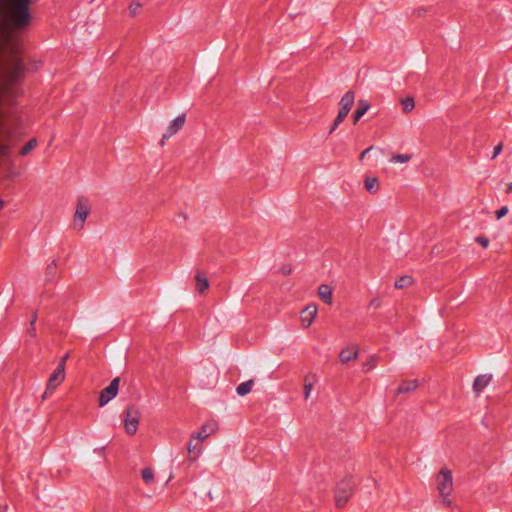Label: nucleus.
<instances>
[{
	"label": "nucleus",
	"instance_id": "1",
	"mask_svg": "<svg viewBox=\"0 0 512 512\" xmlns=\"http://www.w3.org/2000/svg\"><path fill=\"white\" fill-rule=\"evenodd\" d=\"M30 0H2L3 21L0 22V80L5 85L14 84L24 73L22 61L18 57L19 45L13 29H25L31 22ZM0 133L5 142L0 143V155L8 156L11 146L6 142L11 131L0 124Z\"/></svg>",
	"mask_w": 512,
	"mask_h": 512
},
{
	"label": "nucleus",
	"instance_id": "2",
	"mask_svg": "<svg viewBox=\"0 0 512 512\" xmlns=\"http://www.w3.org/2000/svg\"><path fill=\"white\" fill-rule=\"evenodd\" d=\"M436 486L439 498L445 506H451L452 500L450 498L454 490V482L452 472L444 467L436 476Z\"/></svg>",
	"mask_w": 512,
	"mask_h": 512
},
{
	"label": "nucleus",
	"instance_id": "3",
	"mask_svg": "<svg viewBox=\"0 0 512 512\" xmlns=\"http://www.w3.org/2000/svg\"><path fill=\"white\" fill-rule=\"evenodd\" d=\"M352 490L353 482L351 478H345L337 484L335 491V501L338 507H342L346 504L352 494Z\"/></svg>",
	"mask_w": 512,
	"mask_h": 512
},
{
	"label": "nucleus",
	"instance_id": "4",
	"mask_svg": "<svg viewBox=\"0 0 512 512\" xmlns=\"http://www.w3.org/2000/svg\"><path fill=\"white\" fill-rule=\"evenodd\" d=\"M91 207L87 199L79 198L76 205V210L74 213V226L77 229H82L84 227V223L90 214Z\"/></svg>",
	"mask_w": 512,
	"mask_h": 512
},
{
	"label": "nucleus",
	"instance_id": "5",
	"mask_svg": "<svg viewBox=\"0 0 512 512\" xmlns=\"http://www.w3.org/2000/svg\"><path fill=\"white\" fill-rule=\"evenodd\" d=\"M140 413L134 407H128L125 411L124 428L129 435L136 433L139 423Z\"/></svg>",
	"mask_w": 512,
	"mask_h": 512
},
{
	"label": "nucleus",
	"instance_id": "6",
	"mask_svg": "<svg viewBox=\"0 0 512 512\" xmlns=\"http://www.w3.org/2000/svg\"><path fill=\"white\" fill-rule=\"evenodd\" d=\"M120 378H114L108 387L104 388L99 395V406H105L109 401L115 398L119 390Z\"/></svg>",
	"mask_w": 512,
	"mask_h": 512
},
{
	"label": "nucleus",
	"instance_id": "7",
	"mask_svg": "<svg viewBox=\"0 0 512 512\" xmlns=\"http://www.w3.org/2000/svg\"><path fill=\"white\" fill-rule=\"evenodd\" d=\"M186 121V115L183 113L173 119L169 126L167 127L166 132L163 134L160 144L163 146L165 141L175 135L179 130L182 129Z\"/></svg>",
	"mask_w": 512,
	"mask_h": 512
},
{
	"label": "nucleus",
	"instance_id": "8",
	"mask_svg": "<svg viewBox=\"0 0 512 512\" xmlns=\"http://www.w3.org/2000/svg\"><path fill=\"white\" fill-rule=\"evenodd\" d=\"M355 101V93L353 91H347L339 102L338 114L347 117Z\"/></svg>",
	"mask_w": 512,
	"mask_h": 512
},
{
	"label": "nucleus",
	"instance_id": "9",
	"mask_svg": "<svg viewBox=\"0 0 512 512\" xmlns=\"http://www.w3.org/2000/svg\"><path fill=\"white\" fill-rule=\"evenodd\" d=\"M65 379V370H63V365L58 364L57 368L50 375L47 383V391H54V389L60 385Z\"/></svg>",
	"mask_w": 512,
	"mask_h": 512
},
{
	"label": "nucleus",
	"instance_id": "10",
	"mask_svg": "<svg viewBox=\"0 0 512 512\" xmlns=\"http://www.w3.org/2000/svg\"><path fill=\"white\" fill-rule=\"evenodd\" d=\"M491 380L492 375L490 374H483L477 376L473 382V391L475 392V394L479 395L484 390V388L489 385Z\"/></svg>",
	"mask_w": 512,
	"mask_h": 512
},
{
	"label": "nucleus",
	"instance_id": "11",
	"mask_svg": "<svg viewBox=\"0 0 512 512\" xmlns=\"http://www.w3.org/2000/svg\"><path fill=\"white\" fill-rule=\"evenodd\" d=\"M317 314V307L315 305H309L302 311L301 320L305 327H309Z\"/></svg>",
	"mask_w": 512,
	"mask_h": 512
},
{
	"label": "nucleus",
	"instance_id": "12",
	"mask_svg": "<svg viewBox=\"0 0 512 512\" xmlns=\"http://www.w3.org/2000/svg\"><path fill=\"white\" fill-rule=\"evenodd\" d=\"M195 279H196V290L200 294H203L209 288V281H208L206 274L200 270H197L196 274H195Z\"/></svg>",
	"mask_w": 512,
	"mask_h": 512
},
{
	"label": "nucleus",
	"instance_id": "13",
	"mask_svg": "<svg viewBox=\"0 0 512 512\" xmlns=\"http://www.w3.org/2000/svg\"><path fill=\"white\" fill-rule=\"evenodd\" d=\"M358 356V350L356 347H347L342 349L339 355V359L342 363H347L351 360L356 359Z\"/></svg>",
	"mask_w": 512,
	"mask_h": 512
},
{
	"label": "nucleus",
	"instance_id": "14",
	"mask_svg": "<svg viewBox=\"0 0 512 512\" xmlns=\"http://www.w3.org/2000/svg\"><path fill=\"white\" fill-rule=\"evenodd\" d=\"M318 295L328 305L332 304V289L329 285H320L318 288Z\"/></svg>",
	"mask_w": 512,
	"mask_h": 512
},
{
	"label": "nucleus",
	"instance_id": "15",
	"mask_svg": "<svg viewBox=\"0 0 512 512\" xmlns=\"http://www.w3.org/2000/svg\"><path fill=\"white\" fill-rule=\"evenodd\" d=\"M418 386L417 380H409L401 383L396 390V394L410 393Z\"/></svg>",
	"mask_w": 512,
	"mask_h": 512
},
{
	"label": "nucleus",
	"instance_id": "16",
	"mask_svg": "<svg viewBox=\"0 0 512 512\" xmlns=\"http://www.w3.org/2000/svg\"><path fill=\"white\" fill-rule=\"evenodd\" d=\"M358 104H359V107L353 115V123L354 124H356L370 108V104L365 100H360Z\"/></svg>",
	"mask_w": 512,
	"mask_h": 512
},
{
	"label": "nucleus",
	"instance_id": "17",
	"mask_svg": "<svg viewBox=\"0 0 512 512\" xmlns=\"http://www.w3.org/2000/svg\"><path fill=\"white\" fill-rule=\"evenodd\" d=\"M316 382V376H306L304 379V397L305 399H308L310 397V393L313 389V386Z\"/></svg>",
	"mask_w": 512,
	"mask_h": 512
},
{
	"label": "nucleus",
	"instance_id": "18",
	"mask_svg": "<svg viewBox=\"0 0 512 512\" xmlns=\"http://www.w3.org/2000/svg\"><path fill=\"white\" fill-rule=\"evenodd\" d=\"M253 384H254L253 380H248L246 382L239 384L236 388L237 394L240 396L247 395L248 393L251 392Z\"/></svg>",
	"mask_w": 512,
	"mask_h": 512
},
{
	"label": "nucleus",
	"instance_id": "19",
	"mask_svg": "<svg viewBox=\"0 0 512 512\" xmlns=\"http://www.w3.org/2000/svg\"><path fill=\"white\" fill-rule=\"evenodd\" d=\"M189 460L194 462L201 453V446L190 441L188 444Z\"/></svg>",
	"mask_w": 512,
	"mask_h": 512
},
{
	"label": "nucleus",
	"instance_id": "20",
	"mask_svg": "<svg viewBox=\"0 0 512 512\" xmlns=\"http://www.w3.org/2000/svg\"><path fill=\"white\" fill-rule=\"evenodd\" d=\"M212 431V428H210L208 425H203L201 431L194 433L192 437L193 439L203 441L210 435Z\"/></svg>",
	"mask_w": 512,
	"mask_h": 512
},
{
	"label": "nucleus",
	"instance_id": "21",
	"mask_svg": "<svg viewBox=\"0 0 512 512\" xmlns=\"http://www.w3.org/2000/svg\"><path fill=\"white\" fill-rule=\"evenodd\" d=\"M365 188L369 193H376L378 190V179L375 177H367L365 179Z\"/></svg>",
	"mask_w": 512,
	"mask_h": 512
},
{
	"label": "nucleus",
	"instance_id": "22",
	"mask_svg": "<svg viewBox=\"0 0 512 512\" xmlns=\"http://www.w3.org/2000/svg\"><path fill=\"white\" fill-rule=\"evenodd\" d=\"M412 282H413L412 277L409 275H405L396 280L395 287L398 289H402V288L410 286L412 284Z\"/></svg>",
	"mask_w": 512,
	"mask_h": 512
},
{
	"label": "nucleus",
	"instance_id": "23",
	"mask_svg": "<svg viewBox=\"0 0 512 512\" xmlns=\"http://www.w3.org/2000/svg\"><path fill=\"white\" fill-rule=\"evenodd\" d=\"M402 109L405 113L411 112L415 107V101L412 97H406L401 100Z\"/></svg>",
	"mask_w": 512,
	"mask_h": 512
},
{
	"label": "nucleus",
	"instance_id": "24",
	"mask_svg": "<svg viewBox=\"0 0 512 512\" xmlns=\"http://www.w3.org/2000/svg\"><path fill=\"white\" fill-rule=\"evenodd\" d=\"M141 476L144 482L147 484H151L154 481V472L149 467H146L142 470Z\"/></svg>",
	"mask_w": 512,
	"mask_h": 512
},
{
	"label": "nucleus",
	"instance_id": "25",
	"mask_svg": "<svg viewBox=\"0 0 512 512\" xmlns=\"http://www.w3.org/2000/svg\"><path fill=\"white\" fill-rule=\"evenodd\" d=\"M410 154H395L391 157L390 162L392 163H406L411 160Z\"/></svg>",
	"mask_w": 512,
	"mask_h": 512
},
{
	"label": "nucleus",
	"instance_id": "26",
	"mask_svg": "<svg viewBox=\"0 0 512 512\" xmlns=\"http://www.w3.org/2000/svg\"><path fill=\"white\" fill-rule=\"evenodd\" d=\"M37 146V140L35 138L31 139L21 150L20 155L26 156L28 155L35 147Z\"/></svg>",
	"mask_w": 512,
	"mask_h": 512
},
{
	"label": "nucleus",
	"instance_id": "27",
	"mask_svg": "<svg viewBox=\"0 0 512 512\" xmlns=\"http://www.w3.org/2000/svg\"><path fill=\"white\" fill-rule=\"evenodd\" d=\"M377 363V356H371L370 359L364 364V370L366 372L372 370Z\"/></svg>",
	"mask_w": 512,
	"mask_h": 512
},
{
	"label": "nucleus",
	"instance_id": "28",
	"mask_svg": "<svg viewBox=\"0 0 512 512\" xmlns=\"http://www.w3.org/2000/svg\"><path fill=\"white\" fill-rule=\"evenodd\" d=\"M140 8H141V4L139 2L131 3L130 6H129V14H130V16L135 17L138 14Z\"/></svg>",
	"mask_w": 512,
	"mask_h": 512
},
{
	"label": "nucleus",
	"instance_id": "29",
	"mask_svg": "<svg viewBox=\"0 0 512 512\" xmlns=\"http://www.w3.org/2000/svg\"><path fill=\"white\" fill-rule=\"evenodd\" d=\"M509 212V208L507 206H502L500 209L495 211V216L497 220H500Z\"/></svg>",
	"mask_w": 512,
	"mask_h": 512
},
{
	"label": "nucleus",
	"instance_id": "30",
	"mask_svg": "<svg viewBox=\"0 0 512 512\" xmlns=\"http://www.w3.org/2000/svg\"><path fill=\"white\" fill-rule=\"evenodd\" d=\"M56 272V262L52 261L51 264L47 266V274L52 278Z\"/></svg>",
	"mask_w": 512,
	"mask_h": 512
},
{
	"label": "nucleus",
	"instance_id": "31",
	"mask_svg": "<svg viewBox=\"0 0 512 512\" xmlns=\"http://www.w3.org/2000/svg\"><path fill=\"white\" fill-rule=\"evenodd\" d=\"M476 241L484 248H487L489 245V240L485 237H477Z\"/></svg>",
	"mask_w": 512,
	"mask_h": 512
},
{
	"label": "nucleus",
	"instance_id": "32",
	"mask_svg": "<svg viewBox=\"0 0 512 512\" xmlns=\"http://www.w3.org/2000/svg\"><path fill=\"white\" fill-rule=\"evenodd\" d=\"M502 148H503L502 144H498V145H496V146L494 147L493 155H492V158H493V159H494V158H496V157L501 153Z\"/></svg>",
	"mask_w": 512,
	"mask_h": 512
},
{
	"label": "nucleus",
	"instance_id": "33",
	"mask_svg": "<svg viewBox=\"0 0 512 512\" xmlns=\"http://www.w3.org/2000/svg\"><path fill=\"white\" fill-rule=\"evenodd\" d=\"M345 118V116H341L338 114L334 120V124L339 126L344 121Z\"/></svg>",
	"mask_w": 512,
	"mask_h": 512
},
{
	"label": "nucleus",
	"instance_id": "34",
	"mask_svg": "<svg viewBox=\"0 0 512 512\" xmlns=\"http://www.w3.org/2000/svg\"><path fill=\"white\" fill-rule=\"evenodd\" d=\"M373 149L372 146L368 147L367 149L363 150L362 153L360 154V161H362L364 159V157Z\"/></svg>",
	"mask_w": 512,
	"mask_h": 512
},
{
	"label": "nucleus",
	"instance_id": "35",
	"mask_svg": "<svg viewBox=\"0 0 512 512\" xmlns=\"http://www.w3.org/2000/svg\"><path fill=\"white\" fill-rule=\"evenodd\" d=\"M380 306V300L375 298V299H372L371 302H370V307H373V308H378Z\"/></svg>",
	"mask_w": 512,
	"mask_h": 512
},
{
	"label": "nucleus",
	"instance_id": "36",
	"mask_svg": "<svg viewBox=\"0 0 512 512\" xmlns=\"http://www.w3.org/2000/svg\"><path fill=\"white\" fill-rule=\"evenodd\" d=\"M68 357H69V354L67 353V354H65V355L61 358V360H60V362H59V364H62V365H63V370H65V364H66V361H67Z\"/></svg>",
	"mask_w": 512,
	"mask_h": 512
},
{
	"label": "nucleus",
	"instance_id": "37",
	"mask_svg": "<svg viewBox=\"0 0 512 512\" xmlns=\"http://www.w3.org/2000/svg\"><path fill=\"white\" fill-rule=\"evenodd\" d=\"M281 271L283 274L288 275L291 273L292 269L289 266H284V267H282Z\"/></svg>",
	"mask_w": 512,
	"mask_h": 512
},
{
	"label": "nucleus",
	"instance_id": "38",
	"mask_svg": "<svg viewBox=\"0 0 512 512\" xmlns=\"http://www.w3.org/2000/svg\"><path fill=\"white\" fill-rule=\"evenodd\" d=\"M512 192V182L508 183L506 193L510 194Z\"/></svg>",
	"mask_w": 512,
	"mask_h": 512
},
{
	"label": "nucleus",
	"instance_id": "39",
	"mask_svg": "<svg viewBox=\"0 0 512 512\" xmlns=\"http://www.w3.org/2000/svg\"><path fill=\"white\" fill-rule=\"evenodd\" d=\"M29 333L32 336H35V326H30Z\"/></svg>",
	"mask_w": 512,
	"mask_h": 512
},
{
	"label": "nucleus",
	"instance_id": "40",
	"mask_svg": "<svg viewBox=\"0 0 512 512\" xmlns=\"http://www.w3.org/2000/svg\"><path fill=\"white\" fill-rule=\"evenodd\" d=\"M337 127H338V126H337V125H335V124L333 123V124H332V126H331V128H330V130H329V133H330V134H331V133H333V132L337 129Z\"/></svg>",
	"mask_w": 512,
	"mask_h": 512
},
{
	"label": "nucleus",
	"instance_id": "41",
	"mask_svg": "<svg viewBox=\"0 0 512 512\" xmlns=\"http://www.w3.org/2000/svg\"><path fill=\"white\" fill-rule=\"evenodd\" d=\"M35 323H36V315H33L31 322H30V326H35Z\"/></svg>",
	"mask_w": 512,
	"mask_h": 512
},
{
	"label": "nucleus",
	"instance_id": "42",
	"mask_svg": "<svg viewBox=\"0 0 512 512\" xmlns=\"http://www.w3.org/2000/svg\"><path fill=\"white\" fill-rule=\"evenodd\" d=\"M7 508H8L7 504H4L3 506H2V505H0V512H4V511H6V510H7Z\"/></svg>",
	"mask_w": 512,
	"mask_h": 512
},
{
	"label": "nucleus",
	"instance_id": "43",
	"mask_svg": "<svg viewBox=\"0 0 512 512\" xmlns=\"http://www.w3.org/2000/svg\"><path fill=\"white\" fill-rule=\"evenodd\" d=\"M53 391H47V389L45 390L43 396H42V399H45L50 393H52Z\"/></svg>",
	"mask_w": 512,
	"mask_h": 512
},
{
	"label": "nucleus",
	"instance_id": "44",
	"mask_svg": "<svg viewBox=\"0 0 512 512\" xmlns=\"http://www.w3.org/2000/svg\"><path fill=\"white\" fill-rule=\"evenodd\" d=\"M5 203L3 200L0 199V210L4 207Z\"/></svg>",
	"mask_w": 512,
	"mask_h": 512
}]
</instances>
